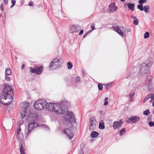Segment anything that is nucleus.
Instances as JSON below:
<instances>
[{
    "mask_svg": "<svg viewBox=\"0 0 154 154\" xmlns=\"http://www.w3.org/2000/svg\"><path fill=\"white\" fill-rule=\"evenodd\" d=\"M13 90L11 87L5 85L3 88L0 96V102L5 105H8L13 100Z\"/></svg>",
    "mask_w": 154,
    "mask_h": 154,
    "instance_id": "nucleus-1",
    "label": "nucleus"
},
{
    "mask_svg": "<svg viewBox=\"0 0 154 154\" xmlns=\"http://www.w3.org/2000/svg\"><path fill=\"white\" fill-rule=\"evenodd\" d=\"M26 119L28 121L31 122L27 127H26L25 131L26 134L27 136L33 129L38 126V124L35 122L38 119V115L36 112L32 111V109H29L28 114L26 117Z\"/></svg>",
    "mask_w": 154,
    "mask_h": 154,
    "instance_id": "nucleus-2",
    "label": "nucleus"
},
{
    "mask_svg": "<svg viewBox=\"0 0 154 154\" xmlns=\"http://www.w3.org/2000/svg\"><path fill=\"white\" fill-rule=\"evenodd\" d=\"M45 108L47 110L54 112L58 114H63L64 112V110L62 108L59 109V105L58 103H46Z\"/></svg>",
    "mask_w": 154,
    "mask_h": 154,
    "instance_id": "nucleus-3",
    "label": "nucleus"
},
{
    "mask_svg": "<svg viewBox=\"0 0 154 154\" xmlns=\"http://www.w3.org/2000/svg\"><path fill=\"white\" fill-rule=\"evenodd\" d=\"M61 61L60 60L57 58L53 60L49 64V68L50 69H56L61 66Z\"/></svg>",
    "mask_w": 154,
    "mask_h": 154,
    "instance_id": "nucleus-4",
    "label": "nucleus"
},
{
    "mask_svg": "<svg viewBox=\"0 0 154 154\" xmlns=\"http://www.w3.org/2000/svg\"><path fill=\"white\" fill-rule=\"evenodd\" d=\"M21 106L20 109V112L21 117L24 118L26 115L27 110L29 106V103L26 102H23L21 104Z\"/></svg>",
    "mask_w": 154,
    "mask_h": 154,
    "instance_id": "nucleus-5",
    "label": "nucleus"
},
{
    "mask_svg": "<svg viewBox=\"0 0 154 154\" xmlns=\"http://www.w3.org/2000/svg\"><path fill=\"white\" fill-rule=\"evenodd\" d=\"M46 103V101L44 100H39L34 103V108L38 110L42 109L45 106Z\"/></svg>",
    "mask_w": 154,
    "mask_h": 154,
    "instance_id": "nucleus-6",
    "label": "nucleus"
},
{
    "mask_svg": "<svg viewBox=\"0 0 154 154\" xmlns=\"http://www.w3.org/2000/svg\"><path fill=\"white\" fill-rule=\"evenodd\" d=\"M64 118L65 120L70 122H75V117L73 113L70 111H67L64 115Z\"/></svg>",
    "mask_w": 154,
    "mask_h": 154,
    "instance_id": "nucleus-7",
    "label": "nucleus"
},
{
    "mask_svg": "<svg viewBox=\"0 0 154 154\" xmlns=\"http://www.w3.org/2000/svg\"><path fill=\"white\" fill-rule=\"evenodd\" d=\"M30 72L32 73H34L37 75L41 74L43 71V66L35 67L34 68H32L30 67Z\"/></svg>",
    "mask_w": 154,
    "mask_h": 154,
    "instance_id": "nucleus-8",
    "label": "nucleus"
},
{
    "mask_svg": "<svg viewBox=\"0 0 154 154\" xmlns=\"http://www.w3.org/2000/svg\"><path fill=\"white\" fill-rule=\"evenodd\" d=\"M96 122V120L95 117H93L90 118L89 129L90 131L95 129Z\"/></svg>",
    "mask_w": 154,
    "mask_h": 154,
    "instance_id": "nucleus-9",
    "label": "nucleus"
},
{
    "mask_svg": "<svg viewBox=\"0 0 154 154\" xmlns=\"http://www.w3.org/2000/svg\"><path fill=\"white\" fill-rule=\"evenodd\" d=\"M58 104L59 105V109L62 108L64 110V112H63V113L65 112V108L64 107L67 108L69 106V102L64 100L62 101L60 103H58Z\"/></svg>",
    "mask_w": 154,
    "mask_h": 154,
    "instance_id": "nucleus-10",
    "label": "nucleus"
},
{
    "mask_svg": "<svg viewBox=\"0 0 154 154\" xmlns=\"http://www.w3.org/2000/svg\"><path fill=\"white\" fill-rule=\"evenodd\" d=\"M63 134L69 137V139L72 138L74 136L73 133L68 128L65 129L63 131Z\"/></svg>",
    "mask_w": 154,
    "mask_h": 154,
    "instance_id": "nucleus-11",
    "label": "nucleus"
},
{
    "mask_svg": "<svg viewBox=\"0 0 154 154\" xmlns=\"http://www.w3.org/2000/svg\"><path fill=\"white\" fill-rule=\"evenodd\" d=\"M81 29L80 27L78 25H75L71 26L69 29V32L70 33H74L78 32Z\"/></svg>",
    "mask_w": 154,
    "mask_h": 154,
    "instance_id": "nucleus-12",
    "label": "nucleus"
},
{
    "mask_svg": "<svg viewBox=\"0 0 154 154\" xmlns=\"http://www.w3.org/2000/svg\"><path fill=\"white\" fill-rule=\"evenodd\" d=\"M140 117L137 116H132L130 118L127 119L126 121L127 122H132L133 123H136L138 121Z\"/></svg>",
    "mask_w": 154,
    "mask_h": 154,
    "instance_id": "nucleus-13",
    "label": "nucleus"
},
{
    "mask_svg": "<svg viewBox=\"0 0 154 154\" xmlns=\"http://www.w3.org/2000/svg\"><path fill=\"white\" fill-rule=\"evenodd\" d=\"M122 121L121 119L119 120V122L115 121L113 123V128L115 129L119 128L122 126Z\"/></svg>",
    "mask_w": 154,
    "mask_h": 154,
    "instance_id": "nucleus-14",
    "label": "nucleus"
},
{
    "mask_svg": "<svg viewBox=\"0 0 154 154\" xmlns=\"http://www.w3.org/2000/svg\"><path fill=\"white\" fill-rule=\"evenodd\" d=\"M117 6L115 5V3H111L109 7V11L110 13L115 12L117 9Z\"/></svg>",
    "mask_w": 154,
    "mask_h": 154,
    "instance_id": "nucleus-15",
    "label": "nucleus"
},
{
    "mask_svg": "<svg viewBox=\"0 0 154 154\" xmlns=\"http://www.w3.org/2000/svg\"><path fill=\"white\" fill-rule=\"evenodd\" d=\"M114 30L116 31L119 35H120L122 37H123L124 34H125V32L123 31V33L121 31L120 28L118 27H115L113 28Z\"/></svg>",
    "mask_w": 154,
    "mask_h": 154,
    "instance_id": "nucleus-16",
    "label": "nucleus"
},
{
    "mask_svg": "<svg viewBox=\"0 0 154 154\" xmlns=\"http://www.w3.org/2000/svg\"><path fill=\"white\" fill-rule=\"evenodd\" d=\"M148 67L146 66H141V69L140 71V73L144 74L148 72Z\"/></svg>",
    "mask_w": 154,
    "mask_h": 154,
    "instance_id": "nucleus-17",
    "label": "nucleus"
},
{
    "mask_svg": "<svg viewBox=\"0 0 154 154\" xmlns=\"http://www.w3.org/2000/svg\"><path fill=\"white\" fill-rule=\"evenodd\" d=\"M126 5L128 6V8L132 11H133L134 10V4L129 3L128 4H125V6Z\"/></svg>",
    "mask_w": 154,
    "mask_h": 154,
    "instance_id": "nucleus-18",
    "label": "nucleus"
},
{
    "mask_svg": "<svg viewBox=\"0 0 154 154\" xmlns=\"http://www.w3.org/2000/svg\"><path fill=\"white\" fill-rule=\"evenodd\" d=\"M145 85L147 87L148 91H150L152 88V84L149 82H146L145 83Z\"/></svg>",
    "mask_w": 154,
    "mask_h": 154,
    "instance_id": "nucleus-19",
    "label": "nucleus"
},
{
    "mask_svg": "<svg viewBox=\"0 0 154 154\" xmlns=\"http://www.w3.org/2000/svg\"><path fill=\"white\" fill-rule=\"evenodd\" d=\"M19 146L20 151V154H25V152L24 149V146L21 143H20Z\"/></svg>",
    "mask_w": 154,
    "mask_h": 154,
    "instance_id": "nucleus-20",
    "label": "nucleus"
},
{
    "mask_svg": "<svg viewBox=\"0 0 154 154\" xmlns=\"http://www.w3.org/2000/svg\"><path fill=\"white\" fill-rule=\"evenodd\" d=\"M99 135V133L96 131H93L91 134V137L92 138L97 137Z\"/></svg>",
    "mask_w": 154,
    "mask_h": 154,
    "instance_id": "nucleus-21",
    "label": "nucleus"
},
{
    "mask_svg": "<svg viewBox=\"0 0 154 154\" xmlns=\"http://www.w3.org/2000/svg\"><path fill=\"white\" fill-rule=\"evenodd\" d=\"M21 130V129L20 128V126L18 127L17 129V138L18 139H21L22 138V137H23V135L21 133V137L19 136L20 134V133Z\"/></svg>",
    "mask_w": 154,
    "mask_h": 154,
    "instance_id": "nucleus-22",
    "label": "nucleus"
},
{
    "mask_svg": "<svg viewBox=\"0 0 154 154\" xmlns=\"http://www.w3.org/2000/svg\"><path fill=\"white\" fill-rule=\"evenodd\" d=\"M103 120H102L100 122L99 128L100 129H103L105 128Z\"/></svg>",
    "mask_w": 154,
    "mask_h": 154,
    "instance_id": "nucleus-23",
    "label": "nucleus"
},
{
    "mask_svg": "<svg viewBox=\"0 0 154 154\" xmlns=\"http://www.w3.org/2000/svg\"><path fill=\"white\" fill-rule=\"evenodd\" d=\"M11 73V69L9 68L6 69L5 71V74L7 75H10Z\"/></svg>",
    "mask_w": 154,
    "mask_h": 154,
    "instance_id": "nucleus-24",
    "label": "nucleus"
},
{
    "mask_svg": "<svg viewBox=\"0 0 154 154\" xmlns=\"http://www.w3.org/2000/svg\"><path fill=\"white\" fill-rule=\"evenodd\" d=\"M144 11L146 13H147L149 11V5L145 6L144 7Z\"/></svg>",
    "mask_w": 154,
    "mask_h": 154,
    "instance_id": "nucleus-25",
    "label": "nucleus"
},
{
    "mask_svg": "<svg viewBox=\"0 0 154 154\" xmlns=\"http://www.w3.org/2000/svg\"><path fill=\"white\" fill-rule=\"evenodd\" d=\"M67 65L68 66V68L69 69H71L73 66L72 63L70 62H68L67 64Z\"/></svg>",
    "mask_w": 154,
    "mask_h": 154,
    "instance_id": "nucleus-26",
    "label": "nucleus"
},
{
    "mask_svg": "<svg viewBox=\"0 0 154 154\" xmlns=\"http://www.w3.org/2000/svg\"><path fill=\"white\" fill-rule=\"evenodd\" d=\"M125 132V129L124 128H122L121 130V131L120 132L119 134L120 135H123L124 134Z\"/></svg>",
    "mask_w": 154,
    "mask_h": 154,
    "instance_id": "nucleus-27",
    "label": "nucleus"
},
{
    "mask_svg": "<svg viewBox=\"0 0 154 154\" xmlns=\"http://www.w3.org/2000/svg\"><path fill=\"white\" fill-rule=\"evenodd\" d=\"M131 31V30L130 29H124L123 30H122V32L123 33V31L125 32V34L124 35H126V34H127L128 32H130Z\"/></svg>",
    "mask_w": 154,
    "mask_h": 154,
    "instance_id": "nucleus-28",
    "label": "nucleus"
},
{
    "mask_svg": "<svg viewBox=\"0 0 154 154\" xmlns=\"http://www.w3.org/2000/svg\"><path fill=\"white\" fill-rule=\"evenodd\" d=\"M137 8L141 11H143V6L142 5H137Z\"/></svg>",
    "mask_w": 154,
    "mask_h": 154,
    "instance_id": "nucleus-29",
    "label": "nucleus"
},
{
    "mask_svg": "<svg viewBox=\"0 0 154 154\" xmlns=\"http://www.w3.org/2000/svg\"><path fill=\"white\" fill-rule=\"evenodd\" d=\"M149 33L148 32H146L144 34V37L145 38H149Z\"/></svg>",
    "mask_w": 154,
    "mask_h": 154,
    "instance_id": "nucleus-30",
    "label": "nucleus"
},
{
    "mask_svg": "<svg viewBox=\"0 0 154 154\" xmlns=\"http://www.w3.org/2000/svg\"><path fill=\"white\" fill-rule=\"evenodd\" d=\"M75 81L77 82H81L80 78L79 76L76 77L75 79Z\"/></svg>",
    "mask_w": 154,
    "mask_h": 154,
    "instance_id": "nucleus-31",
    "label": "nucleus"
},
{
    "mask_svg": "<svg viewBox=\"0 0 154 154\" xmlns=\"http://www.w3.org/2000/svg\"><path fill=\"white\" fill-rule=\"evenodd\" d=\"M149 113V109H147L143 112V114L145 115H148Z\"/></svg>",
    "mask_w": 154,
    "mask_h": 154,
    "instance_id": "nucleus-32",
    "label": "nucleus"
},
{
    "mask_svg": "<svg viewBox=\"0 0 154 154\" xmlns=\"http://www.w3.org/2000/svg\"><path fill=\"white\" fill-rule=\"evenodd\" d=\"M98 87L99 89L100 90H102L103 88V86L100 83H99L98 84Z\"/></svg>",
    "mask_w": 154,
    "mask_h": 154,
    "instance_id": "nucleus-33",
    "label": "nucleus"
},
{
    "mask_svg": "<svg viewBox=\"0 0 154 154\" xmlns=\"http://www.w3.org/2000/svg\"><path fill=\"white\" fill-rule=\"evenodd\" d=\"M91 28L92 29V30H90L89 32H91L95 29V24L94 23H92L91 25Z\"/></svg>",
    "mask_w": 154,
    "mask_h": 154,
    "instance_id": "nucleus-34",
    "label": "nucleus"
},
{
    "mask_svg": "<svg viewBox=\"0 0 154 154\" xmlns=\"http://www.w3.org/2000/svg\"><path fill=\"white\" fill-rule=\"evenodd\" d=\"M108 98L107 97H106L104 100V105H106L108 104Z\"/></svg>",
    "mask_w": 154,
    "mask_h": 154,
    "instance_id": "nucleus-35",
    "label": "nucleus"
},
{
    "mask_svg": "<svg viewBox=\"0 0 154 154\" xmlns=\"http://www.w3.org/2000/svg\"><path fill=\"white\" fill-rule=\"evenodd\" d=\"M146 2V0H139L138 3L141 5L143 4Z\"/></svg>",
    "mask_w": 154,
    "mask_h": 154,
    "instance_id": "nucleus-36",
    "label": "nucleus"
},
{
    "mask_svg": "<svg viewBox=\"0 0 154 154\" xmlns=\"http://www.w3.org/2000/svg\"><path fill=\"white\" fill-rule=\"evenodd\" d=\"M134 95V93H130L129 95V98L130 99V100L131 101V100H132V99L133 97V96Z\"/></svg>",
    "mask_w": 154,
    "mask_h": 154,
    "instance_id": "nucleus-37",
    "label": "nucleus"
},
{
    "mask_svg": "<svg viewBox=\"0 0 154 154\" xmlns=\"http://www.w3.org/2000/svg\"><path fill=\"white\" fill-rule=\"evenodd\" d=\"M133 23L135 25H137L138 24V19H137L134 20Z\"/></svg>",
    "mask_w": 154,
    "mask_h": 154,
    "instance_id": "nucleus-38",
    "label": "nucleus"
},
{
    "mask_svg": "<svg viewBox=\"0 0 154 154\" xmlns=\"http://www.w3.org/2000/svg\"><path fill=\"white\" fill-rule=\"evenodd\" d=\"M5 79L6 81H10L11 79V78L10 77H8L6 75H5Z\"/></svg>",
    "mask_w": 154,
    "mask_h": 154,
    "instance_id": "nucleus-39",
    "label": "nucleus"
},
{
    "mask_svg": "<svg viewBox=\"0 0 154 154\" xmlns=\"http://www.w3.org/2000/svg\"><path fill=\"white\" fill-rule=\"evenodd\" d=\"M0 9L2 11H4V8L3 7V3L1 5Z\"/></svg>",
    "mask_w": 154,
    "mask_h": 154,
    "instance_id": "nucleus-40",
    "label": "nucleus"
},
{
    "mask_svg": "<svg viewBox=\"0 0 154 154\" xmlns=\"http://www.w3.org/2000/svg\"><path fill=\"white\" fill-rule=\"evenodd\" d=\"M151 95L152 94H148L145 98L146 99L148 100V99L150 98Z\"/></svg>",
    "mask_w": 154,
    "mask_h": 154,
    "instance_id": "nucleus-41",
    "label": "nucleus"
},
{
    "mask_svg": "<svg viewBox=\"0 0 154 154\" xmlns=\"http://www.w3.org/2000/svg\"><path fill=\"white\" fill-rule=\"evenodd\" d=\"M149 125L150 126L152 127L154 126V122H150L149 123Z\"/></svg>",
    "mask_w": 154,
    "mask_h": 154,
    "instance_id": "nucleus-42",
    "label": "nucleus"
},
{
    "mask_svg": "<svg viewBox=\"0 0 154 154\" xmlns=\"http://www.w3.org/2000/svg\"><path fill=\"white\" fill-rule=\"evenodd\" d=\"M152 94L150 98L151 99V100H154V94Z\"/></svg>",
    "mask_w": 154,
    "mask_h": 154,
    "instance_id": "nucleus-43",
    "label": "nucleus"
},
{
    "mask_svg": "<svg viewBox=\"0 0 154 154\" xmlns=\"http://www.w3.org/2000/svg\"><path fill=\"white\" fill-rule=\"evenodd\" d=\"M11 3L12 5H14L16 3V1L14 0H12L11 1Z\"/></svg>",
    "mask_w": 154,
    "mask_h": 154,
    "instance_id": "nucleus-44",
    "label": "nucleus"
},
{
    "mask_svg": "<svg viewBox=\"0 0 154 154\" xmlns=\"http://www.w3.org/2000/svg\"><path fill=\"white\" fill-rule=\"evenodd\" d=\"M79 154H84V152L83 150V149L82 148L79 152Z\"/></svg>",
    "mask_w": 154,
    "mask_h": 154,
    "instance_id": "nucleus-45",
    "label": "nucleus"
},
{
    "mask_svg": "<svg viewBox=\"0 0 154 154\" xmlns=\"http://www.w3.org/2000/svg\"><path fill=\"white\" fill-rule=\"evenodd\" d=\"M83 29L81 30L79 33V35H81L83 33Z\"/></svg>",
    "mask_w": 154,
    "mask_h": 154,
    "instance_id": "nucleus-46",
    "label": "nucleus"
},
{
    "mask_svg": "<svg viewBox=\"0 0 154 154\" xmlns=\"http://www.w3.org/2000/svg\"><path fill=\"white\" fill-rule=\"evenodd\" d=\"M131 17L134 20L137 19L136 17L133 15L131 16Z\"/></svg>",
    "mask_w": 154,
    "mask_h": 154,
    "instance_id": "nucleus-47",
    "label": "nucleus"
},
{
    "mask_svg": "<svg viewBox=\"0 0 154 154\" xmlns=\"http://www.w3.org/2000/svg\"><path fill=\"white\" fill-rule=\"evenodd\" d=\"M3 0L4 1L6 5H8V0Z\"/></svg>",
    "mask_w": 154,
    "mask_h": 154,
    "instance_id": "nucleus-48",
    "label": "nucleus"
},
{
    "mask_svg": "<svg viewBox=\"0 0 154 154\" xmlns=\"http://www.w3.org/2000/svg\"><path fill=\"white\" fill-rule=\"evenodd\" d=\"M89 32V31L88 32H87V33H86L85 35H83V38H85V37H86V35L88 34V33Z\"/></svg>",
    "mask_w": 154,
    "mask_h": 154,
    "instance_id": "nucleus-49",
    "label": "nucleus"
},
{
    "mask_svg": "<svg viewBox=\"0 0 154 154\" xmlns=\"http://www.w3.org/2000/svg\"><path fill=\"white\" fill-rule=\"evenodd\" d=\"M29 5L30 6H32L33 5V4H32V2H30L29 4Z\"/></svg>",
    "mask_w": 154,
    "mask_h": 154,
    "instance_id": "nucleus-50",
    "label": "nucleus"
},
{
    "mask_svg": "<svg viewBox=\"0 0 154 154\" xmlns=\"http://www.w3.org/2000/svg\"><path fill=\"white\" fill-rule=\"evenodd\" d=\"M25 67V65L24 64L21 67L22 69H23Z\"/></svg>",
    "mask_w": 154,
    "mask_h": 154,
    "instance_id": "nucleus-51",
    "label": "nucleus"
},
{
    "mask_svg": "<svg viewBox=\"0 0 154 154\" xmlns=\"http://www.w3.org/2000/svg\"><path fill=\"white\" fill-rule=\"evenodd\" d=\"M43 126L45 127L46 128H48V129H49V127L47 126V125H43Z\"/></svg>",
    "mask_w": 154,
    "mask_h": 154,
    "instance_id": "nucleus-52",
    "label": "nucleus"
},
{
    "mask_svg": "<svg viewBox=\"0 0 154 154\" xmlns=\"http://www.w3.org/2000/svg\"><path fill=\"white\" fill-rule=\"evenodd\" d=\"M147 100V99H146V98H145L144 99V100H143V103H145V102H146Z\"/></svg>",
    "mask_w": 154,
    "mask_h": 154,
    "instance_id": "nucleus-53",
    "label": "nucleus"
},
{
    "mask_svg": "<svg viewBox=\"0 0 154 154\" xmlns=\"http://www.w3.org/2000/svg\"><path fill=\"white\" fill-rule=\"evenodd\" d=\"M109 84H108V85H107L106 86V88H107L108 87V86H109Z\"/></svg>",
    "mask_w": 154,
    "mask_h": 154,
    "instance_id": "nucleus-54",
    "label": "nucleus"
},
{
    "mask_svg": "<svg viewBox=\"0 0 154 154\" xmlns=\"http://www.w3.org/2000/svg\"><path fill=\"white\" fill-rule=\"evenodd\" d=\"M14 5H11V6L10 8H12V7L14 6Z\"/></svg>",
    "mask_w": 154,
    "mask_h": 154,
    "instance_id": "nucleus-55",
    "label": "nucleus"
},
{
    "mask_svg": "<svg viewBox=\"0 0 154 154\" xmlns=\"http://www.w3.org/2000/svg\"><path fill=\"white\" fill-rule=\"evenodd\" d=\"M152 105L153 106H154V101H153V102L152 103Z\"/></svg>",
    "mask_w": 154,
    "mask_h": 154,
    "instance_id": "nucleus-56",
    "label": "nucleus"
},
{
    "mask_svg": "<svg viewBox=\"0 0 154 154\" xmlns=\"http://www.w3.org/2000/svg\"><path fill=\"white\" fill-rule=\"evenodd\" d=\"M125 0H121V1H125Z\"/></svg>",
    "mask_w": 154,
    "mask_h": 154,
    "instance_id": "nucleus-57",
    "label": "nucleus"
},
{
    "mask_svg": "<svg viewBox=\"0 0 154 154\" xmlns=\"http://www.w3.org/2000/svg\"><path fill=\"white\" fill-rule=\"evenodd\" d=\"M152 100H150V102L152 101Z\"/></svg>",
    "mask_w": 154,
    "mask_h": 154,
    "instance_id": "nucleus-58",
    "label": "nucleus"
},
{
    "mask_svg": "<svg viewBox=\"0 0 154 154\" xmlns=\"http://www.w3.org/2000/svg\"><path fill=\"white\" fill-rule=\"evenodd\" d=\"M153 113L154 114V112H153Z\"/></svg>",
    "mask_w": 154,
    "mask_h": 154,
    "instance_id": "nucleus-59",
    "label": "nucleus"
}]
</instances>
